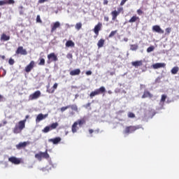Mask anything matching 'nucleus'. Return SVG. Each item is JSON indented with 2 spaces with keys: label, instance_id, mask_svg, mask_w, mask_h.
<instances>
[{
  "label": "nucleus",
  "instance_id": "f257e3e1",
  "mask_svg": "<svg viewBox=\"0 0 179 179\" xmlns=\"http://www.w3.org/2000/svg\"><path fill=\"white\" fill-rule=\"evenodd\" d=\"M24 128H26V119L18 122L13 128V134H20Z\"/></svg>",
  "mask_w": 179,
  "mask_h": 179
},
{
  "label": "nucleus",
  "instance_id": "f03ea898",
  "mask_svg": "<svg viewBox=\"0 0 179 179\" xmlns=\"http://www.w3.org/2000/svg\"><path fill=\"white\" fill-rule=\"evenodd\" d=\"M35 158L37 159L39 162H41L43 159H50V155L48 154V150H46L45 152H39L38 153L35 155Z\"/></svg>",
  "mask_w": 179,
  "mask_h": 179
},
{
  "label": "nucleus",
  "instance_id": "7ed1b4c3",
  "mask_svg": "<svg viewBox=\"0 0 179 179\" xmlns=\"http://www.w3.org/2000/svg\"><path fill=\"white\" fill-rule=\"evenodd\" d=\"M141 128H142L141 125L128 126L124 129V134H134L135 131H137V129H141Z\"/></svg>",
  "mask_w": 179,
  "mask_h": 179
},
{
  "label": "nucleus",
  "instance_id": "20e7f679",
  "mask_svg": "<svg viewBox=\"0 0 179 179\" xmlns=\"http://www.w3.org/2000/svg\"><path fill=\"white\" fill-rule=\"evenodd\" d=\"M103 93H106V87H101L99 89L95 90L94 91L92 92L90 94V97L93 99L94 96H97L99 94H101Z\"/></svg>",
  "mask_w": 179,
  "mask_h": 179
},
{
  "label": "nucleus",
  "instance_id": "39448f33",
  "mask_svg": "<svg viewBox=\"0 0 179 179\" xmlns=\"http://www.w3.org/2000/svg\"><path fill=\"white\" fill-rule=\"evenodd\" d=\"M58 125H59L58 122L52 123L50 126H46L42 130V132H43L44 134H47L50 132V131H52V129H57V127H58Z\"/></svg>",
  "mask_w": 179,
  "mask_h": 179
},
{
  "label": "nucleus",
  "instance_id": "423d86ee",
  "mask_svg": "<svg viewBox=\"0 0 179 179\" xmlns=\"http://www.w3.org/2000/svg\"><path fill=\"white\" fill-rule=\"evenodd\" d=\"M123 11H124V8L122 7L117 8V10H115L112 11L111 12L112 20H116L118 15H120V13H121V12H123Z\"/></svg>",
  "mask_w": 179,
  "mask_h": 179
},
{
  "label": "nucleus",
  "instance_id": "0eeeda50",
  "mask_svg": "<svg viewBox=\"0 0 179 179\" xmlns=\"http://www.w3.org/2000/svg\"><path fill=\"white\" fill-rule=\"evenodd\" d=\"M58 61V57L55 55V53L52 52L48 55V61L47 64H50L51 62H57Z\"/></svg>",
  "mask_w": 179,
  "mask_h": 179
},
{
  "label": "nucleus",
  "instance_id": "6e6552de",
  "mask_svg": "<svg viewBox=\"0 0 179 179\" xmlns=\"http://www.w3.org/2000/svg\"><path fill=\"white\" fill-rule=\"evenodd\" d=\"M40 96H41V92H40V90L36 91L32 94L29 95V100H37Z\"/></svg>",
  "mask_w": 179,
  "mask_h": 179
},
{
  "label": "nucleus",
  "instance_id": "1a4fd4ad",
  "mask_svg": "<svg viewBox=\"0 0 179 179\" xmlns=\"http://www.w3.org/2000/svg\"><path fill=\"white\" fill-rule=\"evenodd\" d=\"M15 53L17 55H19L20 54L21 55H27V50L26 49L23 48V46H19L15 51Z\"/></svg>",
  "mask_w": 179,
  "mask_h": 179
},
{
  "label": "nucleus",
  "instance_id": "9d476101",
  "mask_svg": "<svg viewBox=\"0 0 179 179\" xmlns=\"http://www.w3.org/2000/svg\"><path fill=\"white\" fill-rule=\"evenodd\" d=\"M8 162L13 163V164H20V163H22V160L20 158H17L16 157H9Z\"/></svg>",
  "mask_w": 179,
  "mask_h": 179
},
{
  "label": "nucleus",
  "instance_id": "9b49d317",
  "mask_svg": "<svg viewBox=\"0 0 179 179\" xmlns=\"http://www.w3.org/2000/svg\"><path fill=\"white\" fill-rule=\"evenodd\" d=\"M101 27H103V24L101 22H98V24L95 25L93 31L96 36H99V33L101 30Z\"/></svg>",
  "mask_w": 179,
  "mask_h": 179
},
{
  "label": "nucleus",
  "instance_id": "f8f14e48",
  "mask_svg": "<svg viewBox=\"0 0 179 179\" xmlns=\"http://www.w3.org/2000/svg\"><path fill=\"white\" fill-rule=\"evenodd\" d=\"M34 61H31V62L25 67V72H27V73H29V72L31 71V69H33V68H34Z\"/></svg>",
  "mask_w": 179,
  "mask_h": 179
},
{
  "label": "nucleus",
  "instance_id": "ddd939ff",
  "mask_svg": "<svg viewBox=\"0 0 179 179\" xmlns=\"http://www.w3.org/2000/svg\"><path fill=\"white\" fill-rule=\"evenodd\" d=\"M152 31H155L156 33H159V34H164V31L162 29V28L159 25H154L152 27Z\"/></svg>",
  "mask_w": 179,
  "mask_h": 179
},
{
  "label": "nucleus",
  "instance_id": "4468645a",
  "mask_svg": "<svg viewBox=\"0 0 179 179\" xmlns=\"http://www.w3.org/2000/svg\"><path fill=\"white\" fill-rule=\"evenodd\" d=\"M59 27H61V23L58 21L55 22L52 25H51V33H54V31Z\"/></svg>",
  "mask_w": 179,
  "mask_h": 179
},
{
  "label": "nucleus",
  "instance_id": "2eb2a0df",
  "mask_svg": "<svg viewBox=\"0 0 179 179\" xmlns=\"http://www.w3.org/2000/svg\"><path fill=\"white\" fill-rule=\"evenodd\" d=\"M48 117V114L43 115L42 113L38 114L36 119V122H40V121H43V120H45Z\"/></svg>",
  "mask_w": 179,
  "mask_h": 179
},
{
  "label": "nucleus",
  "instance_id": "dca6fc26",
  "mask_svg": "<svg viewBox=\"0 0 179 179\" xmlns=\"http://www.w3.org/2000/svg\"><path fill=\"white\" fill-rule=\"evenodd\" d=\"M15 3L14 0H1L0 1V6H2L3 5H12Z\"/></svg>",
  "mask_w": 179,
  "mask_h": 179
},
{
  "label": "nucleus",
  "instance_id": "f3484780",
  "mask_svg": "<svg viewBox=\"0 0 179 179\" xmlns=\"http://www.w3.org/2000/svg\"><path fill=\"white\" fill-rule=\"evenodd\" d=\"M58 87V83H55L52 88H50V87H47V92L52 94L54 92H55V90H57Z\"/></svg>",
  "mask_w": 179,
  "mask_h": 179
},
{
  "label": "nucleus",
  "instance_id": "a211bd4d",
  "mask_svg": "<svg viewBox=\"0 0 179 179\" xmlns=\"http://www.w3.org/2000/svg\"><path fill=\"white\" fill-rule=\"evenodd\" d=\"M153 69H159L160 68H166V64L165 63H156L152 64Z\"/></svg>",
  "mask_w": 179,
  "mask_h": 179
},
{
  "label": "nucleus",
  "instance_id": "6ab92c4d",
  "mask_svg": "<svg viewBox=\"0 0 179 179\" xmlns=\"http://www.w3.org/2000/svg\"><path fill=\"white\" fill-rule=\"evenodd\" d=\"M29 143H27L26 141L24 142H21L19 144L16 145V148L18 149V150H20V149H24L27 145H29Z\"/></svg>",
  "mask_w": 179,
  "mask_h": 179
},
{
  "label": "nucleus",
  "instance_id": "aec40b11",
  "mask_svg": "<svg viewBox=\"0 0 179 179\" xmlns=\"http://www.w3.org/2000/svg\"><path fill=\"white\" fill-rule=\"evenodd\" d=\"M61 141H62L61 137H56L55 138L49 139V142H52V143H53V145H58V143H59V142H61Z\"/></svg>",
  "mask_w": 179,
  "mask_h": 179
},
{
  "label": "nucleus",
  "instance_id": "412c9836",
  "mask_svg": "<svg viewBox=\"0 0 179 179\" xmlns=\"http://www.w3.org/2000/svg\"><path fill=\"white\" fill-rule=\"evenodd\" d=\"M141 18H139L136 15H134L129 20V23H135V22H139Z\"/></svg>",
  "mask_w": 179,
  "mask_h": 179
},
{
  "label": "nucleus",
  "instance_id": "4be33fe9",
  "mask_svg": "<svg viewBox=\"0 0 179 179\" xmlns=\"http://www.w3.org/2000/svg\"><path fill=\"white\" fill-rule=\"evenodd\" d=\"M149 97L150 99H152L153 97V94H152L150 93V92L148 91V90H145L144 91V93L142 96V99H146Z\"/></svg>",
  "mask_w": 179,
  "mask_h": 179
},
{
  "label": "nucleus",
  "instance_id": "5701e85b",
  "mask_svg": "<svg viewBox=\"0 0 179 179\" xmlns=\"http://www.w3.org/2000/svg\"><path fill=\"white\" fill-rule=\"evenodd\" d=\"M76 122L77 123V125H79V127H83V125L86 124V118L83 117L78 120Z\"/></svg>",
  "mask_w": 179,
  "mask_h": 179
},
{
  "label": "nucleus",
  "instance_id": "b1692460",
  "mask_svg": "<svg viewBox=\"0 0 179 179\" xmlns=\"http://www.w3.org/2000/svg\"><path fill=\"white\" fill-rule=\"evenodd\" d=\"M131 65L133 66H135V68H138V66H142V65H143V61L139 60V61L132 62Z\"/></svg>",
  "mask_w": 179,
  "mask_h": 179
},
{
  "label": "nucleus",
  "instance_id": "393cba45",
  "mask_svg": "<svg viewBox=\"0 0 179 179\" xmlns=\"http://www.w3.org/2000/svg\"><path fill=\"white\" fill-rule=\"evenodd\" d=\"M70 75H71V76H76L78 75H80V69H76L71 71Z\"/></svg>",
  "mask_w": 179,
  "mask_h": 179
},
{
  "label": "nucleus",
  "instance_id": "a878e982",
  "mask_svg": "<svg viewBox=\"0 0 179 179\" xmlns=\"http://www.w3.org/2000/svg\"><path fill=\"white\" fill-rule=\"evenodd\" d=\"M78 129H79V128L78 127V123L75 122L71 126V131L73 134H76V132H78Z\"/></svg>",
  "mask_w": 179,
  "mask_h": 179
},
{
  "label": "nucleus",
  "instance_id": "bb28decb",
  "mask_svg": "<svg viewBox=\"0 0 179 179\" xmlns=\"http://www.w3.org/2000/svg\"><path fill=\"white\" fill-rule=\"evenodd\" d=\"M9 40H10V36L5 34H3L1 36V41H9Z\"/></svg>",
  "mask_w": 179,
  "mask_h": 179
},
{
  "label": "nucleus",
  "instance_id": "cd10ccee",
  "mask_svg": "<svg viewBox=\"0 0 179 179\" xmlns=\"http://www.w3.org/2000/svg\"><path fill=\"white\" fill-rule=\"evenodd\" d=\"M69 108H71L73 111H76V113H79V110L76 104L69 105Z\"/></svg>",
  "mask_w": 179,
  "mask_h": 179
},
{
  "label": "nucleus",
  "instance_id": "c85d7f7f",
  "mask_svg": "<svg viewBox=\"0 0 179 179\" xmlns=\"http://www.w3.org/2000/svg\"><path fill=\"white\" fill-rule=\"evenodd\" d=\"M104 43H106V40L103 38L100 39L97 43L98 48H103V46L104 45Z\"/></svg>",
  "mask_w": 179,
  "mask_h": 179
},
{
  "label": "nucleus",
  "instance_id": "c756f323",
  "mask_svg": "<svg viewBox=\"0 0 179 179\" xmlns=\"http://www.w3.org/2000/svg\"><path fill=\"white\" fill-rule=\"evenodd\" d=\"M66 47H75V43H73L72 41H67L66 43Z\"/></svg>",
  "mask_w": 179,
  "mask_h": 179
},
{
  "label": "nucleus",
  "instance_id": "7c9ffc66",
  "mask_svg": "<svg viewBox=\"0 0 179 179\" xmlns=\"http://www.w3.org/2000/svg\"><path fill=\"white\" fill-rule=\"evenodd\" d=\"M117 30L112 31L108 35V38H113V37H114L117 34Z\"/></svg>",
  "mask_w": 179,
  "mask_h": 179
},
{
  "label": "nucleus",
  "instance_id": "2f4dec72",
  "mask_svg": "<svg viewBox=\"0 0 179 179\" xmlns=\"http://www.w3.org/2000/svg\"><path fill=\"white\" fill-rule=\"evenodd\" d=\"M178 70V66H175L171 69V73H173V75H177Z\"/></svg>",
  "mask_w": 179,
  "mask_h": 179
},
{
  "label": "nucleus",
  "instance_id": "473e14b6",
  "mask_svg": "<svg viewBox=\"0 0 179 179\" xmlns=\"http://www.w3.org/2000/svg\"><path fill=\"white\" fill-rule=\"evenodd\" d=\"M93 132H94V134H99L100 133V129H97L96 130H93L92 129H89V133L90 134V135H92V134H93Z\"/></svg>",
  "mask_w": 179,
  "mask_h": 179
},
{
  "label": "nucleus",
  "instance_id": "72a5a7b5",
  "mask_svg": "<svg viewBox=\"0 0 179 179\" xmlns=\"http://www.w3.org/2000/svg\"><path fill=\"white\" fill-rule=\"evenodd\" d=\"M39 63H38V65L40 66H44L45 65V59H44V58H40L39 59Z\"/></svg>",
  "mask_w": 179,
  "mask_h": 179
},
{
  "label": "nucleus",
  "instance_id": "f704fd0d",
  "mask_svg": "<svg viewBox=\"0 0 179 179\" xmlns=\"http://www.w3.org/2000/svg\"><path fill=\"white\" fill-rule=\"evenodd\" d=\"M75 27H76V30H80L82 29V22H78L76 24Z\"/></svg>",
  "mask_w": 179,
  "mask_h": 179
},
{
  "label": "nucleus",
  "instance_id": "c9c22d12",
  "mask_svg": "<svg viewBox=\"0 0 179 179\" xmlns=\"http://www.w3.org/2000/svg\"><path fill=\"white\" fill-rule=\"evenodd\" d=\"M166 99H167V95H166V94H162V95L161 100H160V102H161V103H164V101H166Z\"/></svg>",
  "mask_w": 179,
  "mask_h": 179
},
{
  "label": "nucleus",
  "instance_id": "e433bc0d",
  "mask_svg": "<svg viewBox=\"0 0 179 179\" xmlns=\"http://www.w3.org/2000/svg\"><path fill=\"white\" fill-rule=\"evenodd\" d=\"M130 50H131V51H136V50H138V45H131Z\"/></svg>",
  "mask_w": 179,
  "mask_h": 179
},
{
  "label": "nucleus",
  "instance_id": "4c0bfd02",
  "mask_svg": "<svg viewBox=\"0 0 179 179\" xmlns=\"http://www.w3.org/2000/svg\"><path fill=\"white\" fill-rule=\"evenodd\" d=\"M68 108H69V105L66 106H63L60 108V111H62V113H64V111H66V110H68Z\"/></svg>",
  "mask_w": 179,
  "mask_h": 179
},
{
  "label": "nucleus",
  "instance_id": "58836bf2",
  "mask_svg": "<svg viewBox=\"0 0 179 179\" xmlns=\"http://www.w3.org/2000/svg\"><path fill=\"white\" fill-rule=\"evenodd\" d=\"M155 50V46H150L148 48L147 52H152V51Z\"/></svg>",
  "mask_w": 179,
  "mask_h": 179
},
{
  "label": "nucleus",
  "instance_id": "ea45409f",
  "mask_svg": "<svg viewBox=\"0 0 179 179\" xmlns=\"http://www.w3.org/2000/svg\"><path fill=\"white\" fill-rule=\"evenodd\" d=\"M36 23H43V21L41 20L40 15L36 16Z\"/></svg>",
  "mask_w": 179,
  "mask_h": 179
},
{
  "label": "nucleus",
  "instance_id": "a19ab883",
  "mask_svg": "<svg viewBox=\"0 0 179 179\" xmlns=\"http://www.w3.org/2000/svg\"><path fill=\"white\" fill-rule=\"evenodd\" d=\"M128 117L129 118H135V115L134 114V113L130 112L128 113Z\"/></svg>",
  "mask_w": 179,
  "mask_h": 179
},
{
  "label": "nucleus",
  "instance_id": "79ce46f5",
  "mask_svg": "<svg viewBox=\"0 0 179 179\" xmlns=\"http://www.w3.org/2000/svg\"><path fill=\"white\" fill-rule=\"evenodd\" d=\"M166 31V34H170V33H171V28L168 27L165 29Z\"/></svg>",
  "mask_w": 179,
  "mask_h": 179
},
{
  "label": "nucleus",
  "instance_id": "37998d69",
  "mask_svg": "<svg viewBox=\"0 0 179 179\" xmlns=\"http://www.w3.org/2000/svg\"><path fill=\"white\" fill-rule=\"evenodd\" d=\"M66 58H68V59H72L73 58V55H72V53H69L66 55Z\"/></svg>",
  "mask_w": 179,
  "mask_h": 179
},
{
  "label": "nucleus",
  "instance_id": "c03bdc74",
  "mask_svg": "<svg viewBox=\"0 0 179 179\" xmlns=\"http://www.w3.org/2000/svg\"><path fill=\"white\" fill-rule=\"evenodd\" d=\"M136 12L137 15H139V16H141V15H143V11L141 9H138Z\"/></svg>",
  "mask_w": 179,
  "mask_h": 179
},
{
  "label": "nucleus",
  "instance_id": "a18cd8bd",
  "mask_svg": "<svg viewBox=\"0 0 179 179\" xmlns=\"http://www.w3.org/2000/svg\"><path fill=\"white\" fill-rule=\"evenodd\" d=\"M8 64H9L10 65H13V64H15V60H14L13 59H10L8 60Z\"/></svg>",
  "mask_w": 179,
  "mask_h": 179
},
{
  "label": "nucleus",
  "instance_id": "49530a36",
  "mask_svg": "<svg viewBox=\"0 0 179 179\" xmlns=\"http://www.w3.org/2000/svg\"><path fill=\"white\" fill-rule=\"evenodd\" d=\"M127 1H128V0H122L120 2V6H124V5H125V3L127 2Z\"/></svg>",
  "mask_w": 179,
  "mask_h": 179
},
{
  "label": "nucleus",
  "instance_id": "de8ad7c7",
  "mask_svg": "<svg viewBox=\"0 0 179 179\" xmlns=\"http://www.w3.org/2000/svg\"><path fill=\"white\" fill-rule=\"evenodd\" d=\"M91 105H92L91 103H88L84 105V107H85V108H89V107H90Z\"/></svg>",
  "mask_w": 179,
  "mask_h": 179
},
{
  "label": "nucleus",
  "instance_id": "09e8293b",
  "mask_svg": "<svg viewBox=\"0 0 179 179\" xmlns=\"http://www.w3.org/2000/svg\"><path fill=\"white\" fill-rule=\"evenodd\" d=\"M48 0H38V3H44V2H47Z\"/></svg>",
  "mask_w": 179,
  "mask_h": 179
},
{
  "label": "nucleus",
  "instance_id": "8fccbe9b",
  "mask_svg": "<svg viewBox=\"0 0 179 179\" xmlns=\"http://www.w3.org/2000/svg\"><path fill=\"white\" fill-rule=\"evenodd\" d=\"M86 75H87V76L92 75V71H86Z\"/></svg>",
  "mask_w": 179,
  "mask_h": 179
},
{
  "label": "nucleus",
  "instance_id": "3c124183",
  "mask_svg": "<svg viewBox=\"0 0 179 179\" xmlns=\"http://www.w3.org/2000/svg\"><path fill=\"white\" fill-rule=\"evenodd\" d=\"M108 20H110V18L108 17H107V16H105L104 17V21L105 22H108Z\"/></svg>",
  "mask_w": 179,
  "mask_h": 179
},
{
  "label": "nucleus",
  "instance_id": "603ef678",
  "mask_svg": "<svg viewBox=\"0 0 179 179\" xmlns=\"http://www.w3.org/2000/svg\"><path fill=\"white\" fill-rule=\"evenodd\" d=\"M103 5H108V0H103Z\"/></svg>",
  "mask_w": 179,
  "mask_h": 179
},
{
  "label": "nucleus",
  "instance_id": "864d4df0",
  "mask_svg": "<svg viewBox=\"0 0 179 179\" xmlns=\"http://www.w3.org/2000/svg\"><path fill=\"white\" fill-rule=\"evenodd\" d=\"M114 75H115V72L112 71V72L110 73V76H114Z\"/></svg>",
  "mask_w": 179,
  "mask_h": 179
},
{
  "label": "nucleus",
  "instance_id": "5fc2aeb1",
  "mask_svg": "<svg viewBox=\"0 0 179 179\" xmlns=\"http://www.w3.org/2000/svg\"><path fill=\"white\" fill-rule=\"evenodd\" d=\"M30 116L29 115H27L26 116H25V119H24V120H26V122L27 121V119Z\"/></svg>",
  "mask_w": 179,
  "mask_h": 179
},
{
  "label": "nucleus",
  "instance_id": "6e6d98bb",
  "mask_svg": "<svg viewBox=\"0 0 179 179\" xmlns=\"http://www.w3.org/2000/svg\"><path fill=\"white\" fill-rule=\"evenodd\" d=\"M0 58H1V59H5V55H0Z\"/></svg>",
  "mask_w": 179,
  "mask_h": 179
},
{
  "label": "nucleus",
  "instance_id": "4d7b16f0",
  "mask_svg": "<svg viewBox=\"0 0 179 179\" xmlns=\"http://www.w3.org/2000/svg\"><path fill=\"white\" fill-rule=\"evenodd\" d=\"M108 94H113V92L111 90L108 91Z\"/></svg>",
  "mask_w": 179,
  "mask_h": 179
},
{
  "label": "nucleus",
  "instance_id": "13d9d810",
  "mask_svg": "<svg viewBox=\"0 0 179 179\" xmlns=\"http://www.w3.org/2000/svg\"><path fill=\"white\" fill-rule=\"evenodd\" d=\"M119 92H120V90H115V93H118Z\"/></svg>",
  "mask_w": 179,
  "mask_h": 179
},
{
  "label": "nucleus",
  "instance_id": "bf43d9fd",
  "mask_svg": "<svg viewBox=\"0 0 179 179\" xmlns=\"http://www.w3.org/2000/svg\"><path fill=\"white\" fill-rule=\"evenodd\" d=\"M3 99V96H2V95L0 94V101H1V100Z\"/></svg>",
  "mask_w": 179,
  "mask_h": 179
},
{
  "label": "nucleus",
  "instance_id": "052dcab7",
  "mask_svg": "<svg viewBox=\"0 0 179 179\" xmlns=\"http://www.w3.org/2000/svg\"><path fill=\"white\" fill-rule=\"evenodd\" d=\"M124 40L125 41H128V38H124Z\"/></svg>",
  "mask_w": 179,
  "mask_h": 179
},
{
  "label": "nucleus",
  "instance_id": "680f3d73",
  "mask_svg": "<svg viewBox=\"0 0 179 179\" xmlns=\"http://www.w3.org/2000/svg\"><path fill=\"white\" fill-rule=\"evenodd\" d=\"M1 127H2V124H0V128H1Z\"/></svg>",
  "mask_w": 179,
  "mask_h": 179
},
{
  "label": "nucleus",
  "instance_id": "e2e57ef3",
  "mask_svg": "<svg viewBox=\"0 0 179 179\" xmlns=\"http://www.w3.org/2000/svg\"><path fill=\"white\" fill-rule=\"evenodd\" d=\"M71 114H73V113H71Z\"/></svg>",
  "mask_w": 179,
  "mask_h": 179
},
{
  "label": "nucleus",
  "instance_id": "0e129e2a",
  "mask_svg": "<svg viewBox=\"0 0 179 179\" xmlns=\"http://www.w3.org/2000/svg\"><path fill=\"white\" fill-rule=\"evenodd\" d=\"M0 16H1V13H0Z\"/></svg>",
  "mask_w": 179,
  "mask_h": 179
}]
</instances>
